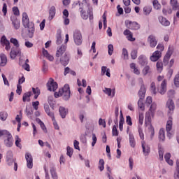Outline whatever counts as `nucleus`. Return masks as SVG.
Listing matches in <instances>:
<instances>
[{
	"mask_svg": "<svg viewBox=\"0 0 179 179\" xmlns=\"http://www.w3.org/2000/svg\"><path fill=\"white\" fill-rule=\"evenodd\" d=\"M44 108L46 114H48V115L52 118V121H55V116H54V113L51 112L50 110V106L48 105H45Z\"/></svg>",
	"mask_w": 179,
	"mask_h": 179,
	"instance_id": "5701e85b",
	"label": "nucleus"
},
{
	"mask_svg": "<svg viewBox=\"0 0 179 179\" xmlns=\"http://www.w3.org/2000/svg\"><path fill=\"white\" fill-rule=\"evenodd\" d=\"M47 87L49 92H55L58 89V84L57 82H54V79L50 78L47 83Z\"/></svg>",
	"mask_w": 179,
	"mask_h": 179,
	"instance_id": "0eeeda50",
	"label": "nucleus"
},
{
	"mask_svg": "<svg viewBox=\"0 0 179 179\" xmlns=\"http://www.w3.org/2000/svg\"><path fill=\"white\" fill-rule=\"evenodd\" d=\"M25 159L28 169H33V157L31 156V154L27 152L25 154Z\"/></svg>",
	"mask_w": 179,
	"mask_h": 179,
	"instance_id": "2eb2a0df",
	"label": "nucleus"
},
{
	"mask_svg": "<svg viewBox=\"0 0 179 179\" xmlns=\"http://www.w3.org/2000/svg\"><path fill=\"white\" fill-rule=\"evenodd\" d=\"M173 129V120L170 119L169 120L167 121L166 122V132H167V137L169 138V139H171V136L174 134L171 129Z\"/></svg>",
	"mask_w": 179,
	"mask_h": 179,
	"instance_id": "1a4fd4ad",
	"label": "nucleus"
},
{
	"mask_svg": "<svg viewBox=\"0 0 179 179\" xmlns=\"http://www.w3.org/2000/svg\"><path fill=\"white\" fill-rule=\"evenodd\" d=\"M166 108H169L168 113L172 114L174 111V101L172 99H169L166 102Z\"/></svg>",
	"mask_w": 179,
	"mask_h": 179,
	"instance_id": "6ab92c4d",
	"label": "nucleus"
},
{
	"mask_svg": "<svg viewBox=\"0 0 179 179\" xmlns=\"http://www.w3.org/2000/svg\"><path fill=\"white\" fill-rule=\"evenodd\" d=\"M138 107L141 111H145V103H143L142 99L138 101Z\"/></svg>",
	"mask_w": 179,
	"mask_h": 179,
	"instance_id": "79ce46f5",
	"label": "nucleus"
},
{
	"mask_svg": "<svg viewBox=\"0 0 179 179\" xmlns=\"http://www.w3.org/2000/svg\"><path fill=\"white\" fill-rule=\"evenodd\" d=\"M125 24L127 29H130V30H139L141 29V25L136 22L126 21Z\"/></svg>",
	"mask_w": 179,
	"mask_h": 179,
	"instance_id": "6e6552de",
	"label": "nucleus"
},
{
	"mask_svg": "<svg viewBox=\"0 0 179 179\" xmlns=\"http://www.w3.org/2000/svg\"><path fill=\"white\" fill-rule=\"evenodd\" d=\"M73 40L76 45H82L83 43V38L82 37V33L80 31H75L73 34Z\"/></svg>",
	"mask_w": 179,
	"mask_h": 179,
	"instance_id": "423d86ee",
	"label": "nucleus"
},
{
	"mask_svg": "<svg viewBox=\"0 0 179 179\" xmlns=\"http://www.w3.org/2000/svg\"><path fill=\"white\" fill-rule=\"evenodd\" d=\"M141 146L144 156H149V153H150V146L149 145V144L145 143V141H142Z\"/></svg>",
	"mask_w": 179,
	"mask_h": 179,
	"instance_id": "4468645a",
	"label": "nucleus"
},
{
	"mask_svg": "<svg viewBox=\"0 0 179 179\" xmlns=\"http://www.w3.org/2000/svg\"><path fill=\"white\" fill-rule=\"evenodd\" d=\"M138 62L142 65V66L146 65V64H148V59L146 58V56L143 55H140L138 57Z\"/></svg>",
	"mask_w": 179,
	"mask_h": 179,
	"instance_id": "393cba45",
	"label": "nucleus"
},
{
	"mask_svg": "<svg viewBox=\"0 0 179 179\" xmlns=\"http://www.w3.org/2000/svg\"><path fill=\"white\" fill-rule=\"evenodd\" d=\"M159 21L162 24V26L167 27L170 24V21H169L167 19H166L163 16H159Z\"/></svg>",
	"mask_w": 179,
	"mask_h": 179,
	"instance_id": "a878e982",
	"label": "nucleus"
},
{
	"mask_svg": "<svg viewBox=\"0 0 179 179\" xmlns=\"http://www.w3.org/2000/svg\"><path fill=\"white\" fill-rule=\"evenodd\" d=\"M6 162L8 163V166H10L15 163V159H13V157L6 158Z\"/></svg>",
	"mask_w": 179,
	"mask_h": 179,
	"instance_id": "0e129e2a",
	"label": "nucleus"
},
{
	"mask_svg": "<svg viewBox=\"0 0 179 179\" xmlns=\"http://www.w3.org/2000/svg\"><path fill=\"white\" fill-rule=\"evenodd\" d=\"M173 83L176 87H179V73L176 75Z\"/></svg>",
	"mask_w": 179,
	"mask_h": 179,
	"instance_id": "a18cd8bd",
	"label": "nucleus"
},
{
	"mask_svg": "<svg viewBox=\"0 0 179 179\" xmlns=\"http://www.w3.org/2000/svg\"><path fill=\"white\" fill-rule=\"evenodd\" d=\"M40 105V102L38 101L32 102V107H34V110H38V106Z\"/></svg>",
	"mask_w": 179,
	"mask_h": 179,
	"instance_id": "e2e57ef3",
	"label": "nucleus"
},
{
	"mask_svg": "<svg viewBox=\"0 0 179 179\" xmlns=\"http://www.w3.org/2000/svg\"><path fill=\"white\" fill-rule=\"evenodd\" d=\"M160 58H162V52L157 50L152 53V56L150 57V59L152 62H156V61H159Z\"/></svg>",
	"mask_w": 179,
	"mask_h": 179,
	"instance_id": "dca6fc26",
	"label": "nucleus"
},
{
	"mask_svg": "<svg viewBox=\"0 0 179 179\" xmlns=\"http://www.w3.org/2000/svg\"><path fill=\"white\" fill-rule=\"evenodd\" d=\"M103 92L106 94H108V96H111V92H113V90L110 88L106 87Z\"/></svg>",
	"mask_w": 179,
	"mask_h": 179,
	"instance_id": "69168bd1",
	"label": "nucleus"
},
{
	"mask_svg": "<svg viewBox=\"0 0 179 179\" xmlns=\"http://www.w3.org/2000/svg\"><path fill=\"white\" fill-rule=\"evenodd\" d=\"M66 51V45H62L61 47L57 49L56 57L59 58L60 56L64 55Z\"/></svg>",
	"mask_w": 179,
	"mask_h": 179,
	"instance_id": "aec40b11",
	"label": "nucleus"
},
{
	"mask_svg": "<svg viewBox=\"0 0 179 179\" xmlns=\"http://www.w3.org/2000/svg\"><path fill=\"white\" fill-rule=\"evenodd\" d=\"M0 58H1V66H5L8 62V58L6 57V55L5 54L1 53L0 54Z\"/></svg>",
	"mask_w": 179,
	"mask_h": 179,
	"instance_id": "bb28decb",
	"label": "nucleus"
},
{
	"mask_svg": "<svg viewBox=\"0 0 179 179\" xmlns=\"http://www.w3.org/2000/svg\"><path fill=\"white\" fill-rule=\"evenodd\" d=\"M112 135L113 136H118V130L117 129V127L115 125L113 127Z\"/></svg>",
	"mask_w": 179,
	"mask_h": 179,
	"instance_id": "603ef678",
	"label": "nucleus"
},
{
	"mask_svg": "<svg viewBox=\"0 0 179 179\" xmlns=\"http://www.w3.org/2000/svg\"><path fill=\"white\" fill-rule=\"evenodd\" d=\"M159 141L164 142V140L166 139V134H164V129H160V130L159 131Z\"/></svg>",
	"mask_w": 179,
	"mask_h": 179,
	"instance_id": "2f4dec72",
	"label": "nucleus"
},
{
	"mask_svg": "<svg viewBox=\"0 0 179 179\" xmlns=\"http://www.w3.org/2000/svg\"><path fill=\"white\" fill-rule=\"evenodd\" d=\"M55 13H57V9L55 8V6H52L49 9V20H52L54 19Z\"/></svg>",
	"mask_w": 179,
	"mask_h": 179,
	"instance_id": "4be33fe9",
	"label": "nucleus"
},
{
	"mask_svg": "<svg viewBox=\"0 0 179 179\" xmlns=\"http://www.w3.org/2000/svg\"><path fill=\"white\" fill-rule=\"evenodd\" d=\"M20 55H22V52L20 51V49L17 48L11 49V51L10 52V57L11 59H15L16 57H20Z\"/></svg>",
	"mask_w": 179,
	"mask_h": 179,
	"instance_id": "ddd939ff",
	"label": "nucleus"
},
{
	"mask_svg": "<svg viewBox=\"0 0 179 179\" xmlns=\"http://www.w3.org/2000/svg\"><path fill=\"white\" fill-rule=\"evenodd\" d=\"M13 12L14 16H20V11H19V8L17 7H13Z\"/></svg>",
	"mask_w": 179,
	"mask_h": 179,
	"instance_id": "8fccbe9b",
	"label": "nucleus"
},
{
	"mask_svg": "<svg viewBox=\"0 0 179 179\" xmlns=\"http://www.w3.org/2000/svg\"><path fill=\"white\" fill-rule=\"evenodd\" d=\"M129 141L130 146L131 148H135L136 145V142L135 141V137L134 136V134L129 133Z\"/></svg>",
	"mask_w": 179,
	"mask_h": 179,
	"instance_id": "cd10ccee",
	"label": "nucleus"
},
{
	"mask_svg": "<svg viewBox=\"0 0 179 179\" xmlns=\"http://www.w3.org/2000/svg\"><path fill=\"white\" fill-rule=\"evenodd\" d=\"M69 53L65 52L64 55L60 56V63L63 66H66L69 64Z\"/></svg>",
	"mask_w": 179,
	"mask_h": 179,
	"instance_id": "9d476101",
	"label": "nucleus"
},
{
	"mask_svg": "<svg viewBox=\"0 0 179 179\" xmlns=\"http://www.w3.org/2000/svg\"><path fill=\"white\" fill-rule=\"evenodd\" d=\"M125 122L124 120V116L122 115V112H120V122H119V129L120 131H122L124 129V123Z\"/></svg>",
	"mask_w": 179,
	"mask_h": 179,
	"instance_id": "c756f323",
	"label": "nucleus"
},
{
	"mask_svg": "<svg viewBox=\"0 0 179 179\" xmlns=\"http://www.w3.org/2000/svg\"><path fill=\"white\" fill-rule=\"evenodd\" d=\"M152 5L154 7V9H156L157 10H159L162 8V5L159 3V1L157 0H154L152 1Z\"/></svg>",
	"mask_w": 179,
	"mask_h": 179,
	"instance_id": "a19ab883",
	"label": "nucleus"
},
{
	"mask_svg": "<svg viewBox=\"0 0 179 179\" xmlns=\"http://www.w3.org/2000/svg\"><path fill=\"white\" fill-rule=\"evenodd\" d=\"M122 55L124 59H128V50L126 48L122 49Z\"/></svg>",
	"mask_w": 179,
	"mask_h": 179,
	"instance_id": "6e6d98bb",
	"label": "nucleus"
},
{
	"mask_svg": "<svg viewBox=\"0 0 179 179\" xmlns=\"http://www.w3.org/2000/svg\"><path fill=\"white\" fill-rule=\"evenodd\" d=\"M1 44L3 47L6 46V51H9L10 50V43L6 38V36H3L1 38Z\"/></svg>",
	"mask_w": 179,
	"mask_h": 179,
	"instance_id": "f3484780",
	"label": "nucleus"
},
{
	"mask_svg": "<svg viewBox=\"0 0 179 179\" xmlns=\"http://www.w3.org/2000/svg\"><path fill=\"white\" fill-rule=\"evenodd\" d=\"M171 6H172V10L176 12V17H179V3L178 0H171Z\"/></svg>",
	"mask_w": 179,
	"mask_h": 179,
	"instance_id": "f8f14e48",
	"label": "nucleus"
},
{
	"mask_svg": "<svg viewBox=\"0 0 179 179\" xmlns=\"http://www.w3.org/2000/svg\"><path fill=\"white\" fill-rule=\"evenodd\" d=\"M156 66H157V71H158L159 73H162V71H163V62L158 61L157 62Z\"/></svg>",
	"mask_w": 179,
	"mask_h": 179,
	"instance_id": "ea45409f",
	"label": "nucleus"
},
{
	"mask_svg": "<svg viewBox=\"0 0 179 179\" xmlns=\"http://www.w3.org/2000/svg\"><path fill=\"white\" fill-rule=\"evenodd\" d=\"M143 14L148 16V15H150V13L152 12V6H146L143 8Z\"/></svg>",
	"mask_w": 179,
	"mask_h": 179,
	"instance_id": "f704fd0d",
	"label": "nucleus"
},
{
	"mask_svg": "<svg viewBox=\"0 0 179 179\" xmlns=\"http://www.w3.org/2000/svg\"><path fill=\"white\" fill-rule=\"evenodd\" d=\"M99 125H101L103 128H106V120H103V119L100 118L99 120Z\"/></svg>",
	"mask_w": 179,
	"mask_h": 179,
	"instance_id": "338daca9",
	"label": "nucleus"
},
{
	"mask_svg": "<svg viewBox=\"0 0 179 179\" xmlns=\"http://www.w3.org/2000/svg\"><path fill=\"white\" fill-rule=\"evenodd\" d=\"M22 24L25 29H28L29 31V37L30 38H33L34 36V24L33 22H30V20L29 19V15L27 13L24 12L22 15Z\"/></svg>",
	"mask_w": 179,
	"mask_h": 179,
	"instance_id": "f257e3e1",
	"label": "nucleus"
},
{
	"mask_svg": "<svg viewBox=\"0 0 179 179\" xmlns=\"http://www.w3.org/2000/svg\"><path fill=\"white\" fill-rule=\"evenodd\" d=\"M148 41L150 43V45L152 48H155V47L157 45V41H156V37L153 35L148 36Z\"/></svg>",
	"mask_w": 179,
	"mask_h": 179,
	"instance_id": "412c9836",
	"label": "nucleus"
},
{
	"mask_svg": "<svg viewBox=\"0 0 179 179\" xmlns=\"http://www.w3.org/2000/svg\"><path fill=\"white\" fill-rule=\"evenodd\" d=\"M176 170L178 171V174L176 176H175L176 179L179 178V160L176 161Z\"/></svg>",
	"mask_w": 179,
	"mask_h": 179,
	"instance_id": "774afa93",
	"label": "nucleus"
},
{
	"mask_svg": "<svg viewBox=\"0 0 179 179\" xmlns=\"http://www.w3.org/2000/svg\"><path fill=\"white\" fill-rule=\"evenodd\" d=\"M150 72V66H145L144 69H143V74L145 76L147 73H149Z\"/></svg>",
	"mask_w": 179,
	"mask_h": 179,
	"instance_id": "09e8293b",
	"label": "nucleus"
},
{
	"mask_svg": "<svg viewBox=\"0 0 179 179\" xmlns=\"http://www.w3.org/2000/svg\"><path fill=\"white\" fill-rule=\"evenodd\" d=\"M152 112L146 113L145 124L146 127H148V132L150 134L151 139H153L155 136V127L152 126Z\"/></svg>",
	"mask_w": 179,
	"mask_h": 179,
	"instance_id": "f03ea898",
	"label": "nucleus"
},
{
	"mask_svg": "<svg viewBox=\"0 0 179 179\" xmlns=\"http://www.w3.org/2000/svg\"><path fill=\"white\" fill-rule=\"evenodd\" d=\"M7 136L6 140H5V145L7 148H12L13 146V137L12 134L7 130H0V136Z\"/></svg>",
	"mask_w": 179,
	"mask_h": 179,
	"instance_id": "7ed1b4c3",
	"label": "nucleus"
},
{
	"mask_svg": "<svg viewBox=\"0 0 179 179\" xmlns=\"http://www.w3.org/2000/svg\"><path fill=\"white\" fill-rule=\"evenodd\" d=\"M130 68L131 69H133L134 73H135V75H140L141 71L139 69H138V68H136V64L135 63H131L130 64Z\"/></svg>",
	"mask_w": 179,
	"mask_h": 179,
	"instance_id": "72a5a7b5",
	"label": "nucleus"
},
{
	"mask_svg": "<svg viewBox=\"0 0 179 179\" xmlns=\"http://www.w3.org/2000/svg\"><path fill=\"white\" fill-rule=\"evenodd\" d=\"M32 92L34 94V99H37L38 98V96H40V88H32Z\"/></svg>",
	"mask_w": 179,
	"mask_h": 179,
	"instance_id": "4c0bfd02",
	"label": "nucleus"
},
{
	"mask_svg": "<svg viewBox=\"0 0 179 179\" xmlns=\"http://www.w3.org/2000/svg\"><path fill=\"white\" fill-rule=\"evenodd\" d=\"M146 94V88L145 87V85L142 84L141 89L138 92V96L140 97V100H143Z\"/></svg>",
	"mask_w": 179,
	"mask_h": 179,
	"instance_id": "b1692460",
	"label": "nucleus"
},
{
	"mask_svg": "<svg viewBox=\"0 0 179 179\" xmlns=\"http://www.w3.org/2000/svg\"><path fill=\"white\" fill-rule=\"evenodd\" d=\"M30 96H31V92L24 93L22 96V101H24V103H26V101H30Z\"/></svg>",
	"mask_w": 179,
	"mask_h": 179,
	"instance_id": "473e14b6",
	"label": "nucleus"
},
{
	"mask_svg": "<svg viewBox=\"0 0 179 179\" xmlns=\"http://www.w3.org/2000/svg\"><path fill=\"white\" fill-rule=\"evenodd\" d=\"M150 90L152 94H157V91L156 90V84L155 83V82L151 83Z\"/></svg>",
	"mask_w": 179,
	"mask_h": 179,
	"instance_id": "c9c22d12",
	"label": "nucleus"
},
{
	"mask_svg": "<svg viewBox=\"0 0 179 179\" xmlns=\"http://www.w3.org/2000/svg\"><path fill=\"white\" fill-rule=\"evenodd\" d=\"M15 139V145L17 146V148H20V149H22V144H20V143L22 142V139L19 138V136H16Z\"/></svg>",
	"mask_w": 179,
	"mask_h": 179,
	"instance_id": "37998d69",
	"label": "nucleus"
},
{
	"mask_svg": "<svg viewBox=\"0 0 179 179\" xmlns=\"http://www.w3.org/2000/svg\"><path fill=\"white\" fill-rule=\"evenodd\" d=\"M98 168L100 170V171H103V170H104V159H99Z\"/></svg>",
	"mask_w": 179,
	"mask_h": 179,
	"instance_id": "c03bdc74",
	"label": "nucleus"
},
{
	"mask_svg": "<svg viewBox=\"0 0 179 179\" xmlns=\"http://www.w3.org/2000/svg\"><path fill=\"white\" fill-rule=\"evenodd\" d=\"M59 112L62 118H65V117H66V114H68V109L65 108L64 107L60 106L59 108Z\"/></svg>",
	"mask_w": 179,
	"mask_h": 179,
	"instance_id": "c85d7f7f",
	"label": "nucleus"
},
{
	"mask_svg": "<svg viewBox=\"0 0 179 179\" xmlns=\"http://www.w3.org/2000/svg\"><path fill=\"white\" fill-rule=\"evenodd\" d=\"M170 58H171V53L170 52H166V55L164 57L163 63L164 65H168L169 61H170Z\"/></svg>",
	"mask_w": 179,
	"mask_h": 179,
	"instance_id": "7c9ffc66",
	"label": "nucleus"
},
{
	"mask_svg": "<svg viewBox=\"0 0 179 179\" xmlns=\"http://www.w3.org/2000/svg\"><path fill=\"white\" fill-rule=\"evenodd\" d=\"M8 118V113L3 111L0 112V120L1 121H6V119Z\"/></svg>",
	"mask_w": 179,
	"mask_h": 179,
	"instance_id": "58836bf2",
	"label": "nucleus"
},
{
	"mask_svg": "<svg viewBox=\"0 0 179 179\" xmlns=\"http://www.w3.org/2000/svg\"><path fill=\"white\" fill-rule=\"evenodd\" d=\"M72 155H73V148L68 146L67 147V156H69V157H72Z\"/></svg>",
	"mask_w": 179,
	"mask_h": 179,
	"instance_id": "3c124183",
	"label": "nucleus"
},
{
	"mask_svg": "<svg viewBox=\"0 0 179 179\" xmlns=\"http://www.w3.org/2000/svg\"><path fill=\"white\" fill-rule=\"evenodd\" d=\"M131 57L132 59H136V58H138V51L132 50L131 52Z\"/></svg>",
	"mask_w": 179,
	"mask_h": 179,
	"instance_id": "864d4df0",
	"label": "nucleus"
},
{
	"mask_svg": "<svg viewBox=\"0 0 179 179\" xmlns=\"http://www.w3.org/2000/svg\"><path fill=\"white\" fill-rule=\"evenodd\" d=\"M10 43L15 45V47H19V41L17 39L11 38L10 40Z\"/></svg>",
	"mask_w": 179,
	"mask_h": 179,
	"instance_id": "49530a36",
	"label": "nucleus"
},
{
	"mask_svg": "<svg viewBox=\"0 0 179 179\" xmlns=\"http://www.w3.org/2000/svg\"><path fill=\"white\" fill-rule=\"evenodd\" d=\"M152 101H153V99L152 98V96H148L146 98L145 104H147V106H150Z\"/></svg>",
	"mask_w": 179,
	"mask_h": 179,
	"instance_id": "bf43d9fd",
	"label": "nucleus"
},
{
	"mask_svg": "<svg viewBox=\"0 0 179 179\" xmlns=\"http://www.w3.org/2000/svg\"><path fill=\"white\" fill-rule=\"evenodd\" d=\"M164 76H159L157 77L158 82H162L160 87L158 89L159 93L160 94H164L167 91V81L164 79Z\"/></svg>",
	"mask_w": 179,
	"mask_h": 179,
	"instance_id": "39448f33",
	"label": "nucleus"
},
{
	"mask_svg": "<svg viewBox=\"0 0 179 179\" xmlns=\"http://www.w3.org/2000/svg\"><path fill=\"white\" fill-rule=\"evenodd\" d=\"M129 166L130 170H133V169H134V159L132 158V157H130L129 159Z\"/></svg>",
	"mask_w": 179,
	"mask_h": 179,
	"instance_id": "5fc2aeb1",
	"label": "nucleus"
},
{
	"mask_svg": "<svg viewBox=\"0 0 179 179\" xmlns=\"http://www.w3.org/2000/svg\"><path fill=\"white\" fill-rule=\"evenodd\" d=\"M50 174L52 179H58V175H57V171L55 167L50 169Z\"/></svg>",
	"mask_w": 179,
	"mask_h": 179,
	"instance_id": "e433bc0d",
	"label": "nucleus"
},
{
	"mask_svg": "<svg viewBox=\"0 0 179 179\" xmlns=\"http://www.w3.org/2000/svg\"><path fill=\"white\" fill-rule=\"evenodd\" d=\"M10 20L14 29L15 30H19V29H20V20L15 15L10 16Z\"/></svg>",
	"mask_w": 179,
	"mask_h": 179,
	"instance_id": "9b49d317",
	"label": "nucleus"
},
{
	"mask_svg": "<svg viewBox=\"0 0 179 179\" xmlns=\"http://www.w3.org/2000/svg\"><path fill=\"white\" fill-rule=\"evenodd\" d=\"M143 113L139 114V120H138V124L139 125H143Z\"/></svg>",
	"mask_w": 179,
	"mask_h": 179,
	"instance_id": "680f3d73",
	"label": "nucleus"
},
{
	"mask_svg": "<svg viewBox=\"0 0 179 179\" xmlns=\"http://www.w3.org/2000/svg\"><path fill=\"white\" fill-rule=\"evenodd\" d=\"M162 13L164 15H171V13H173V10H171V8H169V9L164 8L162 10Z\"/></svg>",
	"mask_w": 179,
	"mask_h": 179,
	"instance_id": "4d7b16f0",
	"label": "nucleus"
},
{
	"mask_svg": "<svg viewBox=\"0 0 179 179\" xmlns=\"http://www.w3.org/2000/svg\"><path fill=\"white\" fill-rule=\"evenodd\" d=\"M58 97L62 96L64 100H69L71 98V90L69 88V85L66 84L62 90H59Z\"/></svg>",
	"mask_w": 179,
	"mask_h": 179,
	"instance_id": "20e7f679",
	"label": "nucleus"
},
{
	"mask_svg": "<svg viewBox=\"0 0 179 179\" xmlns=\"http://www.w3.org/2000/svg\"><path fill=\"white\" fill-rule=\"evenodd\" d=\"M138 134L140 139H141V141H145V134H143V130H142V129L138 128Z\"/></svg>",
	"mask_w": 179,
	"mask_h": 179,
	"instance_id": "de8ad7c7",
	"label": "nucleus"
},
{
	"mask_svg": "<svg viewBox=\"0 0 179 179\" xmlns=\"http://www.w3.org/2000/svg\"><path fill=\"white\" fill-rule=\"evenodd\" d=\"M126 122H127V125L132 127V119L131 118V116H129V115L127 116Z\"/></svg>",
	"mask_w": 179,
	"mask_h": 179,
	"instance_id": "052dcab7",
	"label": "nucleus"
},
{
	"mask_svg": "<svg viewBox=\"0 0 179 179\" xmlns=\"http://www.w3.org/2000/svg\"><path fill=\"white\" fill-rule=\"evenodd\" d=\"M76 5H79L80 6L79 10L81 13L82 19H84V20H87V19L89 18V16L86 15L85 11H83V3H81L80 1H78V3H76Z\"/></svg>",
	"mask_w": 179,
	"mask_h": 179,
	"instance_id": "a211bd4d",
	"label": "nucleus"
},
{
	"mask_svg": "<svg viewBox=\"0 0 179 179\" xmlns=\"http://www.w3.org/2000/svg\"><path fill=\"white\" fill-rule=\"evenodd\" d=\"M108 55H113V52L114 51V46L112 44L108 45Z\"/></svg>",
	"mask_w": 179,
	"mask_h": 179,
	"instance_id": "13d9d810",
	"label": "nucleus"
}]
</instances>
